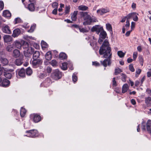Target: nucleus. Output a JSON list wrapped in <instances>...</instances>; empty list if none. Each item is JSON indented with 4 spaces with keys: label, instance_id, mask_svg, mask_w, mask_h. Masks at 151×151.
I'll return each instance as SVG.
<instances>
[{
    "label": "nucleus",
    "instance_id": "f257e3e1",
    "mask_svg": "<svg viewBox=\"0 0 151 151\" xmlns=\"http://www.w3.org/2000/svg\"><path fill=\"white\" fill-rule=\"evenodd\" d=\"M99 53L100 55H103V57L106 58L104 61H101V64L104 67L107 65L109 66L111 63L112 52L108 41L106 39L100 47Z\"/></svg>",
    "mask_w": 151,
    "mask_h": 151
},
{
    "label": "nucleus",
    "instance_id": "f03ea898",
    "mask_svg": "<svg viewBox=\"0 0 151 151\" xmlns=\"http://www.w3.org/2000/svg\"><path fill=\"white\" fill-rule=\"evenodd\" d=\"M27 134L26 135H24L27 137L35 138L38 136L39 133L37 131L36 129H33L26 132Z\"/></svg>",
    "mask_w": 151,
    "mask_h": 151
},
{
    "label": "nucleus",
    "instance_id": "7ed1b4c3",
    "mask_svg": "<svg viewBox=\"0 0 151 151\" xmlns=\"http://www.w3.org/2000/svg\"><path fill=\"white\" fill-rule=\"evenodd\" d=\"M42 62V60L41 59H34L32 60L31 59L30 61V63L33 67L36 68L41 64Z\"/></svg>",
    "mask_w": 151,
    "mask_h": 151
},
{
    "label": "nucleus",
    "instance_id": "20e7f679",
    "mask_svg": "<svg viewBox=\"0 0 151 151\" xmlns=\"http://www.w3.org/2000/svg\"><path fill=\"white\" fill-rule=\"evenodd\" d=\"M52 78L55 80H58L62 77L61 73L58 70L56 69L55 70L51 75Z\"/></svg>",
    "mask_w": 151,
    "mask_h": 151
},
{
    "label": "nucleus",
    "instance_id": "39448f33",
    "mask_svg": "<svg viewBox=\"0 0 151 151\" xmlns=\"http://www.w3.org/2000/svg\"><path fill=\"white\" fill-rule=\"evenodd\" d=\"M138 14L136 12H132L129 13L126 16V19L129 20V19L133 18L134 21L137 22L138 20Z\"/></svg>",
    "mask_w": 151,
    "mask_h": 151
},
{
    "label": "nucleus",
    "instance_id": "423d86ee",
    "mask_svg": "<svg viewBox=\"0 0 151 151\" xmlns=\"http://www.w3.org/2000/svg\"><path fill=\"white\" fill-rule=\"evenodd\" d=\"M16 76L18 78L20 77L24 78L25 77V70L23 68L17 69L16 71Z\"/></svg>",
    "mask_w": 151,
    "mask_h": 151
},
{
    "label": "nucleus",
    "instance_id": "0eeeda50",
    "mask_svg": "<svg viewBox=\"0 0 151 151\" xmlns=\"http://www.w3.org/2000/svg\"><path fill=\"white\" fill-rule=\"evenodd\" d=\"M4 75L5 77L8 79H10L12 77V75L10 72H12L13 70L5 68H4Z\"/></svg>",
    "mask_w": 151,
    "mask_h": 151
},
{
    "label": "nucleus",
    "instance_id": "6e6552de",
    "mask_svg": "<svg viewBox=\"0 0 151 151\" xmlns=\"http://www.w3.org/2000/svg\"><path fill=\"white\" fill-rule=\"evenodd\" d=\"M91 30L92 32L96 31L97 34H99L103 30V28L100 25H95L91 28Z\"/></svg>",
    "mask_w": 151,
    "mask_h": 151
},
{
    "label": "nucleus",
    "instance_id": "1a4fd4ad",
    "mask_svg": "<svg viewBox=\"0 0 151 151\" xmlns=\"http://www.w3.org/2000/svg\"><path fill=\"white\" fill-rule=\"evenodd\" d=\"M91 30L92 32L96 31L97 34H99L103 30V28L100 25H95L91 28Z\"/></svg>",
    "mask_w": 151,
    "mask_h": 151
},
{
    "label": "nucleus",
    "instance_id": "9d476101",
    "mask_svg": "<svg viewBox=\"0 0 151 151\" xmlns=\"http://www.w3.org/2000/svg\"><path fill=\"white\" fill-rule=\"evenodd\" d=\"M30 118L35 123H37L41 120V116L37 114H33L30 115Z\"/></svg>",
    "mask_w": 151,
    "mask_h": 151
},
{
    "label": "nucleus",
    "instance_id": "9b49d317",
    "mask_svg": "<svg viewBox=\"0 0 151 151\" xmlns=\"http://www.w3.org/2000/svg\"><path fill=\"white\" fill-rule=\"evenodd\" d=\"M34 49L31 47H30L27 49L24 50V54L26 57H29L33 53Z\"/></svg>",
    "mask_w": 151,
    "mask_h": 151
},
{
    "label": "nucleus",
    "instance_id": "f8f14e48",
    "mask_svg": "<svg viewBox=\"0 0 151 151\" xmlns=\"http://www.w3.org/2000/svg\"><path fill=\"white\" fill-rule=\"evenodd\" d=\"M98 21L97 19L95 18H92L90 16L88 20H86L83 22V24L85 25H90L92 22H96Z\"/></svg>",
    "mask_w": 151,
    "mask_h": 151
},
{
    "label": "nucleus",
    "instance_id": "ddd939ff",
    "mask_svg": "<svg viewBox=\"0 0 151 151\" xmlns=\"http://www.w3.org/2000/svg\"><path fill=\"white\" fill-rule=\"evenodd\" d=\"M109 11L110 10L108 8H102L98 9L97 11V12L99 14L102 15L105 13L109 12Z\"/></svg>",
    "mask_w": 151,
    "mask_h": 151
},
{
    "label": "nucleus",
    "instance_id": "4468645a",
    "mask_svg": "<svg viewBox=\"0 0 151 151\" xmlns=\"http://www.w3.org/2000/svg\"><path fill=\"white\" fill-rule=\"evenodd\" d=\"M51 83L52 82L50 78H47L41 84V86L45 87H47L49 86Z\"/></svg>",
    "mask_w": 151,
    "mask_h": 151
},
{
    "label": "nucleus",
    "instance_id": "2eb2a0df",
    "mask_svg": "<svg viewBox=\"0 0 151 151\" xmlns=\"http://www.w3.org/2000/svg\"><path fill=\"white\" fill-rule=\"evenodd\" d=\"M2 31L5 33L10 34L11 31L9 27L7 25H4L2 27Z\"/></svg>",
    "mask_w": 151,
    "mask_h": 151
},
{
    "label": "nucleus",
    "instance_id": "dca6fc26",
    "mask_svg": "<svg viewBox=\"0 0 151 151\" xmlns=\"http://www.w3.org/2000/svg\"><path fill=\"white\" fill-rule=\"evenodd\" d=\"M80 13L81 17L83 18V19L85 21L88 20L90 16V15L88 14V13L87 12H81Z\"/></svg>",
    "mask_w": 151,
    "mask_h": 151
},
{
    "label": "nucleus",
    "instance_id": "f3484780",
    "mask_svg": "<svg viewBox=\"0 0 151 151\" xmlns=\"http://www.w3.org/2000/svg\"><path fill=\"white\" fill-rule=\"evenodd\" d=\"M3 38L4 41L5 42L7 43L12 41V37L9 35H5Z\"/></svg>",
    "mask_w": 151,
    "mask_h": 151
},
{
    "label": "nucleus",
    "instance_id": "a211bd4d",
    "mask_svg": "<svg viewBox=\"0 0 151 151\" xmlns=\"http://www.w3.org/2000/svg\"><path fill=\"white\" fill-rule=\"evenodd\" d=\"M10 82L9 80L6 79H4L0 86L4 87H6L9 86Z\"/></svg>",
    "mask_w": 151,
    "mask_h": 151
},
{
    "label": "nucleus",
    "instance_id": "6ab92c4d",
    "mask_svg": "<svg viewBox=\"0 0 151 151\" xmlns=\"http://www.w3.org/2000/svg\"><path fill=\"white\" fill-rule=\"evenodd\" d=\"M21 31L19 29L17 28L15 29L13 31L12 36L14 37H17L20 34Z\"/></svg>",
    "mask_w": 151,
    "mask_h": 151
},
{
    "label": "nucleus",
    "instance_id": "aec40b11",
    "mask_svg": "<svg viewBox=\"0 0 151 151\" xmlns=\"http://www.w3.org/2000/svg\"><path fill=\"white\" fill-rule=\"evenodd\" d=\"M146 127L147 130L148 132L150 133H151V120H148L147 123Z\"/></svg>",
    "mask_w": 151,
    "mask_h": 151
},
{
    "label": "nucleus",
    "instance_id": "412c9836",
    "mask_svg": "<svg viewBox=\"0 0 151 151\" xmlns=\"http://www.w3.org/2000/svg\"><path fill=\"white\" fill-rule=\"evenodd\" d=\"M78 11H74L73 13L71 14V18L72 20L73 21H75L77 19V15L78 14Z\"/></svg>",
    "mask_w": 151,
    "mask_h": 151
},
{
    "label": "nucleus",
    "instance_id": "4be33fe9",
    "mask_svg": "<svg viewBox=\"0 0 151 151\" xmlns=\"http://www.w3.org/2000/svg\"><path fill=\"white\" fill-rule=\"evenodd\" d=\"M13 46H14L16 47L18 49L20 48L22 46V44L20 42L17 41H14L13 42Z\"/></svg>",
    "mask_w": 151,
    "mask_h": 151
},
{
    "label": "nucleus",
    "instance_id": "5701e85b",
    "mask_svg": "<svg viewBox=\"0 0 151 151\" xmlns=\"http://www.w3.org/2000/svg\"><path fill=\"white\" fill-rule=\"evenodd\" d=\"M1 63L3 65H7L9 63L8 60L6 58H2L0 59Z\"/></svg>",
    "mask_w": 151,
    "mask_h": 151
},
{
    "label": "nucleus",
    "instance_id": "b1692460",
    "mask_svg": "<svg viewBox=\"0 0 151 151\" xmlns=\"http://www.w3.org/2000/svg\"><path fill=\"white\" fill-rule=\"evenodd\" d=\"M40 55V52L39 51H35L33 54V59H38V58L39 57Z\"/></svg>",
    "mask_w": 151,
    "mask_h": 151
},
{
    "label": "nucleus",
    "instance_id": "393cba45",
    "mask_svg": "<svg viewBox=\"0 0 151 151\" xmlns=\"http://www.w3.org/2000/svg\"><path fill=\"white\" fill-rule=\"evenodd\" d=\"M3 15L6 17H10L11 16V14L9 11L6 10L3 12Z\"/></svg>",
    "mask_w": 151,
    "mask_h": 151
},
{
    "label": "nucleus",
    "instance_id": "a878e982",
    "mask_svg": "<svg viewBox=\"0 0 151 151\" xmlns=\"http://www.w3.org/2000/svg\"><path fill=\"white\" fill-rule=\"evenodd\" d=\"M20 55L19 51L17 49L14 50L13 52V56L15 58H17Z\"/></svg>",
    "mask_w": 151,
    "mask_h": 151
},
{
    "label": "nucleus",
    "instance_id": "bb28decb",
    "mask_svg": "<svg viewBox=\"0 0 151 151\" xmlns=\"http://www.w3.org/2000/svg\"><path fill=\"white\" fill-rule=\"evenodd\" d=\"M128 85L127 84H124L122 87V92L123 93H124L127 91L128 89Z\"/></svg>",
    "mask_w": 151,
    "mask_h": 151
},
{
    "label": "nucleus",
    "instance_id": "cd10ccee",
    "mask_svg": "<svg viewBox=\"0 0 151 151\" xmlns=\"http://www.w3.org/2000/svg\"><path fill=\"white\" fill-rule=\"evenodd\" d=\"M28 9L31 12H33L35 10V6L33 3H31L29 4L28 6Z\"/></svg>",
    "mask_w": 151,
    "mask_h": 151
},
{
    "label": "nucleus",
    "instance_id": "c85d7f7f",
    "mask_svg": "<svg viewBox=\"0 0 151 151\" xmlns=\"http://www.w3.org/2000/svg\"><path fill=\"white\" fill-rule=\"evenodd\" d=\"M68 64H70L71 65H72L71 62H69L68 63H63L62 64L61 68L64 70H66L67 69V65H68Z\"/></svg>",
    "mask_w": 151,
    "mask_h": 151
},
{
    "label": "nucleus",
    "instance_id": "c756f323",
    "mask_svg": "<svg viewBox=\"0 0 151 151\" xmlns=\"http://www.w3.org/2000/svg\"><path fill=\"white\" fill-rule=\"evenodd\" d=\"M52 54L51 52H47L45 55V57L46 59L48 60H50L52 58Z\"/></svg>",
    "mask_w": 151,
    "mask_h": 151
},
{
    "label": "nucleus",
    "instance_id": "7c9ffc66",
    "mask_svg": "<svg viewBox=\"0 0 151 151\" xmlns=\"http://www.w3.org/2000/svg\"><path fill=\"white\" fill-rule=\"evenodd\" d=\"M26 113V111L24 108L21 107L20 111V114L21 117H24Z\"/></svg>",
    "mask_w": 151,
    "mask_h": 151
},
{
    "label": "nucleus",
    "instance_id": "2f4dec72",
    "mask_svg": "<svg viewBox=\"0 0 151 151\" xmlns=\"http://www.w3.org/2000/svg\"><path fill=\"white\" fill-rule=\"evenodd\" d=\"M106 29L110 32L111 34H112V29L111 25L109 23H107L106 24Z\"/></svg>",
    "mask_w": 151,
    "mask_h": 151
},
{
    "label": "nucleus",
    "instance_id": "473e14b6",
    "mask_svg": "<svg viewBox=\"0 0 151 151\" xmlns=\"http://www.w3.org/2000/svg\"><path fill=\"white\" fill-rule=\"evenodd\" d=\"M88 9V7L84 5H81L78 6V9L80 10L86 11Z\"/></svg>",
    "mask_w": 151,
    "mask_h": 151
},
{
    "label": "nucleus",
    "instance_id": "72a5a7b5",
    "mask_svg": "<svg viewBox=\"0 0 151 151\" xmlns=\"http://www.w3.org/2000/svg\"><path fill=\"white\" fill-rule=\"evenodd\" d=\"M106 32L104 30L101 31L100 34V37L103 39H104L106 36Z\"/></svg>",
    "mask_w": 151,
    "mask_h": 151
},
{
    "label": "nucleus",
    "instance_id": "f704fd0d",
    "mask_svg": "<svg viewBox=\"0 0 151 151\" xmlns=\"http://www.w3.org/2000/svg\"><path fill=\"white\" fill-rule=\"evenodd\" d=\"M24 39L28 41H30V40H35V37H32V36H28V35H24L23 37Z\"/></svg>",
    "mask_w": 151,
    "mask_h": 151
},
{
    "label": "nucleus",
    "instance_id": "c9c22d12",
    "mask_svg": "<svg viewBox=\"0 0 151 151\" xmlns=\"http://www.w3.org/2000/svg\"><path fill=\"white\" fill-rule=\"evenodd\" d=\"M23 63L22 60L20 59H16L15 61V64L17 65H20Z\"/></svg>",
    "mask_w": 151,
    "mask_h": 151
},
{
    "label": "nucleus",
    "instance_id": "e433bc0d",
    "mask_svg": "<svg viewBox=\"0 0 151 151\" xmlns=\"http://www.w3.org/2000/svg\"><path fill=\"white\" fill-rule=\"evenodd\" d=\"M26 74L29 76H30L32 73V69L30 67H28L26 70Z\"/></svg>",
    "mask_w": 151,
    "mask_h": 151
},
{
    "label": "nucleus",
    "instance_id": "4c0bfd02",
    "mask_svg": "<svg viewBox=\"0 0 151 151\" xmlns=\"http://www.w3.org/2000/svg\"><path fill=\"white\" fill-rule=\"evenodd\" d=\"M67 56L66 54L62 52L60 53L59 55V58L62 60L65 59L67 58Z\"/></svg>",
    "mask_w": 151,
    "mask_h": 151
},
{
    "label": "nucleus",
    "instance_id": "58836bf2",
    "mask_svg": "<svg viewBox=\"0 0 151 151\" xmlns=\"http://www.w3.org/2000/svg\"><path fill=\"white\" fill-rule=\"evenodd\" d=\"M41 45L42 49L43 50L48 47L47 44L43 41H41Z\"/></svg>",
    "mask_w": 151,
    "mask_h": 151
},
{
    "label": "nucleus",
    "instance_id": "ea45409f",
    "mask_svg": "<svg viewBox=\"0 0 151 151\" xmlns=\"http://www.w3.org/2000/svg\"><path fill=\"white\" fill-rule=\"evenodd\" d=\"M77 74V73H74L72 76V81L73 82L75 83L78 80V77L76 75Z\"/></svg>",
    "mask_w": 151,
    "mask_h": 151
},
{
    "label": "nucleus",
    "instance_id": "a19ab883",
    "mask_svg": "<svg viewBox=\"0 0 151 151\" xmlns=\"http://www.w3.org/2000/svg\"><path fill=\"white\" fill-rule=\"evenodd\" d=\"M14 46L12 45H8L6 48V50L8 52H11L13 49Z\"/></svg>",
    "mask_w": 151,
    "mask_h": 151
},
{
    "label": "nucleus",
    "instance_id": "79ce46f5",
    "mask_svg": "<svg viewBox=\"0 0 151 151\" xmlns=\"http://www.w3.org/2000/svg\"><path fill=\"white\" fill-rule=\"evenodd\" d=\"M145 103L147 105H150L151 104V97H148L146 98L145 100Z\"/></svg>",
    "mask_w": 151,
    "mask_h": 151
},
{
    "label": "nucleus",
    "instance_id": "37998d69",
    "mask_svg": "<svg viewBox=\"0 0 151 151\" xmlns=\"http://www.w3.org/2000/svg\"><path fill=\"white\" fill-rule=\"evenodd\" d=\"M22 22V20L19 17L16 18L14 21V24H16Z\"/></svg>",
    "mask_w": 151,
    "mask_h": 151
},
{
    "label": "nucleus",
    "instance_id": "c03bdc74",
    "mask_svg": "<svg viewBox=\"0 0 151 151\" xmlns=\"http://www.w3.org/2000/svg\"><path fill=\"white\" fill-rule=\"evenodd\" d=\"M30 47L28 43L24 42L22 46V47L24 50H26Z\"/></svg>",
    "mask_w": 151,
    "mask_h": 151
},
{
    "label": "nucleus",
    "instance_id": "a18cd8bd",
    "mask_svg": "<svg viewBox=\"0 0 151 151\" xmlns=\"http://www.w3.org/2000/svg\"><path fill=\"white\" fill-rule=\"evenodd\" d=\"M125 54V53H124L122 51H119L117 52V54L120 58H122L124 56Z\"/></svg>",
    "mask_w": 151,
    "mask_h": 151
},
{
    "label": "nucleus",
    "instance_id": "49530a36",
    "mask_svg": "<svg viewBox=\"0 0 151 151\" xmlns=\"http://www.w3.org/2000/svg\"><path fill=\"white\" fill-rule=\"evenodd\" d=\"M36 24H33L29 30L28 31V32H33L36 27Z\"/></svg>",
    "mask_w": 151,
    "mask_h": 151
},
{
    "label": "nucleus",
    "instance_id": "de8ad7c7",
    "mask_svg": "<svg viewBox=\"0 0 151 151\" xmlns=\"http://www.w3.org/2000/svg\"><path fill=\"white\" fill-rule=\"evenodd\" d=\"M122 72V69L119 68H118L115 69L114 74L115 75H117Z\"/></svg>",
    "mask_w": 151,
    "mask_h": 151
},
{
    "label": "nucleus",
    "instance_id": "09e8293b",
    "mask_svg": "<svg viewBox=\"0 0 151 151\" xmlns=\"http://www.w3.org/2000/svg\"><path fill=\"white\" fill-rule=\"evenodd\" d=\"M70 6H66L65 7V14H68L70 12Z\"/></svg>",
    "mask_w": 151,
    "mask_h": 151
},
{
    "label": "nucleus",
    "instance_id": "8fccbe9b",
    "mask_svg": "<svg viewBox=\"0 0 151 151\" xmlns=\"http://www.w3.org/2000/svg\"><path fill=\"white\" fill-rule=\"evenodd\" d=\"M122 77L121 78V80L123 82H125L126 81V79L127 78L126 75L123 73H122L121 74Z\"/></svg>",
    "mask_w": 151,
    "mask_h": 151
},
{
    "label": "nucleus",
    "instance_id": "3c124183",
    "mask_svg": "<svg viewBox=\"0 0 151 151\" xmlns=\"http://www.w3.org/2000/svg\"><path fill=\"white\" fill-rule=\"evenodd\" d=\"M139 62L141 65L143 66V59L142 56H139Z\"/></svg>",
    "mask_w": 151,
    "mask_h": 151
},
{
    "label": "nucleus",
    "instance_id": "603ef678",
    "mask_svg": "<svg viewBox=\"0 0 151 151\" xmlns=\"http://www.w3.org/2000/svg\"><path fill=\"white\" fill-rule=\"evenodd\" d=\"M58 3L56 2H54L52 4V6L54 9H58Z\"/></svg>",
    "mask_w": 151,
    "mask_h": 151
},
{
    "label": "nucleus",
    "instance_id": "864d4df0",
    "mask_svg": "<svg viewBox=\"0 0 151 151\" xmlns=\"http://www.w3.org/2000/svg\"><path fill=\"white\" fill-rule=\"evenodd\" d=\"M50 63L53 66H55L57 65V62L55 60H52Z\"/></svg>",
    "mask_w": 151,
    "mask_h": 151
},
{
    "label": "nucleus",
    "instance_id": "5fc2aeb1",
    "mask_svg": "<svg viewBox=\"0 0 151 151\" xmlns=\"http://www.w3.org/2000/svg\"><path fill=\"white\" fill-rule=\"evenodd\" d=\"M141 128L143 131H145L146 130V123L145 122H142Z\"/></svg>",
    "mask_w": 151,
    "mask_h": 151
},
{
    "label": "nucleus",
    "instance_id": "6e6d98bb",
    "mask_svg": "<svg viewBox=\"0 0 151 151\" xmlns=\"http://www.w3.org/2000/svg\"><path fill=\"white\" fill-rule=\"evenodd\" d=\"M126 24L125 25V27H126L127 30L128 28H129L130 26V23L129 20L127 19Z\"/></svg>",
    "mask_w": 151,
    "mask_h": 151
},
{
    "label": "nucleus",
    "instance_id": "4d7b16f0",
    "mask_svg": "<svg viewBox=\"0 0 151 151\" xmlns=\"http://www.w3.org/2000/svg\"><path fill=\"white\" fill-rule=\"evenodd\" d=\"M4 7V3L2 1H0V10H2Z\"/></svg>",
    "mask_w": 151,
    "mask_h": 151
},
{
    "label": "nucleus",
    "instance_id": "13d9d810",
    "mask_svg": "<svg viewBox=\"0 0 151 151\" xmlns=\"http://www.w3.org/2000/svg\"><path fill=\"white\" fill-rule=\"evenodd\" d=\"M129 70L132 72L134 71L135 69L132 64H130L129 66Z\"/></svg>",
    "mask_w": 151,
    "mask_h": 151
},
{
    "label": "nucleus",
    "instance_id": "bf43d9fd",
    "mask_svg": "<svg viewBox=\"0 0 151 151\" xmlns=\"http://www.w3.org/2000/svg\"><path fill=\"white\" fill-rule=\"evenodd\" d=\"M137 55L138 53L137 52H134L133 55V57L134 60H135L137 58Z\"/></svg>",
    "mask_w": 151,
    "mask_h": 151
},
{
    "label": "nucleus",
    "instance_id": "052dcab7",
    "mask_svg": "<svg viewBox=\"0 0 151 151\" xmlns=\"http://www.w3.org/2000/svg\"><path fill=\"white\" fill-rule=\"evenodd\" d=\"M112 84L113 86H116L117 85V84L116 81H115V78H113L112 81Z\"/></svg>",
    "mask_w": 151,
    "mask_h": 151
},
{
    "label": "nucleus",
    "instance_id": "680f3d73",
    "mask_svg": "<svg viewBox=\"0 0 151 151\" xmlns=\"http://www.w3.org/2000/svg\"><path fill=\"white\" fill-rule=\"evenodd\" d=\"M46 71L47 73H50L52 71V69L50 67H47L46 69Z\"/></svg>",
    "mask_w": 151,
    "mask_h": 151
},
{
    "label": "nucleus",
    "instance_id": "e2e57ef3",
    "mask_svg": "<svg viewBox=\"0 0 151 151\" xmlns=\"http://www.w3.org/2000/svg\"><path fill=\"white\" fill-rule=\"evenodd\" d=\"M47 75L45 73H41L39 76V77L40 78H42L45 77Z\"/></svg>",
    "mask_w": 151,
    "mask_h": 151
},
{
    "label": "nucleus",
    "instance_id": "0e129e2a",
    "mask_svg": "<svg viewBox=\"0 0 151 151\" xmlns=\"http://www.w3.org/2000/svg\"><path fill=\"white\" fill-rule=\"evenodd\" d=\"M141 72V70L140 69H138L136 70V76H137V75H139Z\"/></svg>",
    "mask_w": 151,
    "mask_h": 151
},
{
    "label": "nucleus",
    "instance_id": "69168bd1",
    "mask_svg": "<svg viewBox=\"0 0 151 151\" xmlns=\"http://www.w3.org/2000/svg\"><path fill=\"white\" fill-rule=\"evenodd\" d=\"M92 64L96 66H99L100 65L99 63L96 61L93 62Z\"/></svg>",
    "mask_w": 151,
    "mask_h": 151
},
{
    "label": "nucleus",
    "instance_id": "338daca9",
    "mask_svg": "<svg viewBox=\"0 0 151 151\" xmlns=\"http://www.w3.org/2000/svg\"><path fill=\"white\" fill-rule=\"evenodd\" d=\"M146 91L149 96L151 95V89L148 88L147 89Z\"/></svg>",
    "mask_w": 151,
    "mask_h": 151
},
{
    "label": "nucleus",
    "instance_id": "774afa93",
    "mask_svg": "<svg viewBox=\"0 0 151 151\" xmlns=\"http://www.w3.org/2000/svg\"><path fill=\"white\" fill-rule=\"evenodd\" d=\"M151 76V68L149 69V71L147 73V76L150 77Z\"/></svg>",
    "mask_w": 151,
    "mask_h": 151
}]
</instances>
